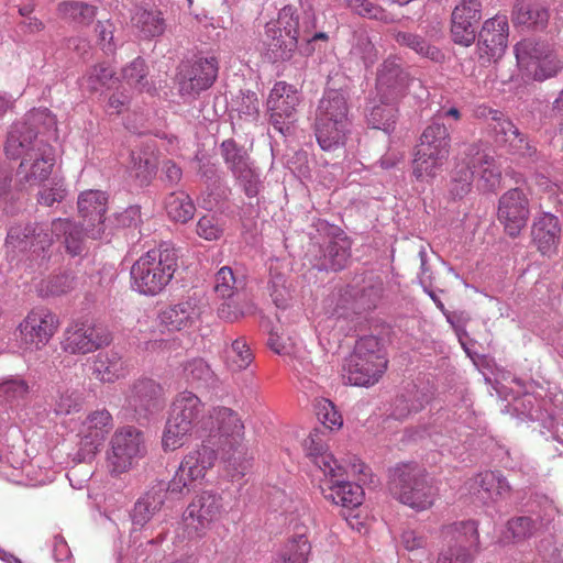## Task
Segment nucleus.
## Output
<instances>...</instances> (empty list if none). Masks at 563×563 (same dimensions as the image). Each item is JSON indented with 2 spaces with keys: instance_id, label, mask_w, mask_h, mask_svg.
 <instances>
[{
  "instance_id": "obj_1",
  "label": "nucleus",
  "mask_w": 563,
  "mask_h": 563,
  "mask_svg": "<svg viewBox=\"0 0 563 563\" xmlns=\"http://www.w3.org/2000/svg\"><path fill=\"white\" fill-rule=\"evenodd\" d=\"M202 429L208 431L205 443L216 449L229 466L241 476L251 467L254 456L244 443V424L238 415L227 407L213 408Z\"/></svg>"
},
{
  "instance_id": "obj_2",
  "label": "nucleus",
  "mask_w": 563,
  "mask_h": 563,
  "mask_svg": "<svg viewBox=\"0 0 563 563\" xmlns=\"http://www.w3.org/2000/svg\"><path fill=\"white\" fill-rule=\"evenodd\" d=\"M316 18L312 11H303L301 15L291 5H285L276 21L266 24V41L269 58L273 62L287 60L297 48L299 41L310 45L316 41H328V34L317 32Z\"/></svg>"
},
{
  "instance_id": "obj_3",
  "label": "nucleus",
  "mask_w": 563,
  "mask_h": 563,
  "mask_svg": "<svg viewBox=\"0 0 563 563\" xmlns=\"http://www.w3.org/2000/svg\"><path fill=\"white\" fill-rule=\"evenodd\" d=\"M177 267L176 250L162 244L147 251L133 264L131 268L133 286L141 294L155 296L169 284Z\"/></svg>"
},
{
  "instance_id": "obj_4",
  "label": "nucleus",
  "mask_w": 563,
  "mask_h": 563,
  "mask_svg": "<svg viewBox=\"0 0 563 563\" xmlns=\"http://www.w3.org/2000/svg\"><path fill=\"white\" fill-rule=\"evenodd\" d=\"M388 488L399 503L417 510L430 509L438 497V489L424 470L412 463H404L390 471Z\"/></svg>"
},
{
  "instance_id": "obj_5",
  "label": "nucleus",
  "mask_w": 563,
  "mask_h": 563,
  "mask_svg": "<svg viewBox=\"0 0 563 563\" xmlns=\"http://www.w3.org/2000/svg\"><path fill=\"white\" fill-rule=\"evenodd\" d=\"M387 367L386 353L378 338H361L349 357L345 372L347 380L355 386H369L378 382Z\"/></svg>"
},
{
  "instance_id": "obj_6",
  "label": "nucleus",
  "mask_w": 563,
  "mask_h": 563,
  "mask_svg": "<svg viewBox=\"0 0 563 563\" xmlns=\"http://www.w3.org/2000/svg\"><path fill=\"white\" fill-rule=\"evenodd\" d=\"M349 107L345 95L335 89L327 90L316 113L317 141H340L350 133Z\"/></svg>"
},
{
  "instance_id": "obj_7",
  "label": "nucleus",
  "mask_w": 563,
  "mask_h": 563,
  "mask_svg": "<svg viewBox=\"0 0 563 563\" xmlns=\"http://www.w3.org/2000/svg\"><path fill=\"white\" fill-rule=\"evenodd\" d=\"M144 454L143 432L132 426L118 428L107 452V468L112 476H120L129 472Z\"/></svg>"
},
{
  "instance_id": "obj_8",
  "label": "nucleus",
  "mask_w": 563,
  "mask_h": 563,
  "mask_svg": "<svg viewBox=\"0 0 563 563\" xmlns=\"http://www.w3.org/2000/svg\"><path fill=\"white\" fill-rule=\"evenodd\" d=\"M299 104V95L296 88L285 81L276 82L267 99V109L271 115L268 134L272 139L291 137L295 134V113Z\"/></svg>"
},
{
  "instance_id": "obj_9",
  "label": "nucleus",
  "mask_w": 563,
  "mask_h": 563,
  "mask_svg": "<svg viewBox=\"0 0 563 563\" xmlns=\"http://www.w3.org/2000/svg\"><path fill=\"white\" fill-rule=\"evenodd\" d=\"M34 143H5L4 152L10 158L22 155L20 174H24L25 181L31 186H40L52 173L55 157L48 144L35 148Z\"/></svg>"
},
{
  "instance_id": "obj_10",
  "label": "nucleus",
  "mask_w": 563,
  "mask_h": 563,
  "mask_svg": "<svg viewBox=\"0 0 563 563\" xmlns=\"http://www.w3.org/2000/svg\"><path fill=\"white\" fill-rule=\"evenodd\" d=\"M343 467L345 472L341 476H327L320 487L325 499L342 507L355 508L363 501V488L358 484L344 481L343 476L351 475L358 481H365L369 468L356 456Z\"/></svg>"
},
{
  "instance_id": "obj_11",
  "label": "nucleus",
  "mask_w": 563,
  "mask_h": 563,
  "mask_svg": "<svg viewBox=\"0 0 563 563\" xmlns=\"http://www.w3.org/2000/svg\"><path fill=\"white\" fill-rule=\"evenodd\" d=\"M519 66L531 73L537 80L553 77L562 68V62L545 43L526 38L515 45Z\"/></svg>"
},
{
  "instance_id": "obj_12",
  "label": "nucleus",
  "mask_w": 563,
  "mask_h": 563,
  "mask_svg": "<svg viewBox=\"0 0 563 563\" xmlns=\"http://www.w3.org/2000/svg\"><path fill=\"white\" fill-rule=\"evenodd\" d=\"M216 449L202 441V444L188 452L174 477L168 483L167 490L172 494H183L196 481L202 479L208 470L213 467L217 460Z\"/></svg>"
},
{
  "instance_id": "obj_13",
  "label": "nucleus",
  "mask_w": 563,
  "mask_h": 563,
  "mask_svg": "<svg viewBox=\"0 0 563 563\" xmlns=\"http://www.w3.org/2000/svg\"><path fill=\"white\" fill-rule=\"evenodd\" d=\"M443 536L448 548L439 554L437 563H466L472 559L478 544V530L475 521H462L444 528Z\"/></svg>"
},
{
  "instance_id": "obj_14",
  "label": "nucleus",
  "mask_w": 563,
  "mask_h": 563,
  "mask_svg": "<svg viewBox=\"0 0 563 563\" xmlns=\"http://www.w3.org/2000/svg\"><path fill=\"white\" fill-rule=\"evenodd\" d=\"M112 341L110 332L90 322H73L64 331L62 349L74 355L93 353Z\"/></svg>"
},
{
  "instance_id": "obj_15",
  "label": "nucleus",
  "mask_w": 563,
  "mask_h": 563,
  "mask_svg": "<svg viewBox=\"0 0 563 563\" xmlns=\"http://www.w3.org/2000/svg\"><path fill=\"white\" fill-rule=\"evenodd\" d=\"M222 497L210 490L197 494L188 505L184 521L189 534L203 537L211 526L218 521L223 514Z\"/></svg>"
},
{
  "instance_id": "obj_16",
  "label": "nucleus",
  "mask_w": 563,
  "mask_h": 563,
  "mask_svg": "<svg viewBox=\"0 0 563 563\" xmlns=\"http://www.w3.org/2000/svg\"><path fill=\"white\" fill-rule=\"evenodd\" d=\"M509 23L504 14L486 20L478 32L477 51L482 65L499 60L508 46Z\"/></svg>"
},
{
  "instance_id": "obj_17",
  "label": "nucleus",
  "mask_w": 563,
  "mask_h": 563,
  "mask_svg": "<svg viewBox=\"0 0 563 563\" xmlns=\"http://www.w3.org/2000/svg\"><path fill=\"white\" fill-rule=\"evenodd\" d=\"M59 327L55 313L46 308L31 310L20 323L19 330L23 343L31 350H41L51 341Z\"/></svg>"
},
{
  "instance_id": "obj_18",
  "label": "nucleus",
  "mask_w": 563,
  "mask_h": 563,
  "mask_svg": "<svg viewBox=\"0 0 563 563\" xmlns=\"http://www.w3.org/2000/svg\"><path fill=\"white\" fill-rule=\"evenodd\" d=\"M56 126V118L48 109H33L11 125L8 141H35L37 137L57 139Z\"/></svg>"
},
{
  "instance_id": "obj_19",
  "label": "nucleus",
  "mask_w": 563,
  "mask_h": 563,
  "mask_svg": "<svg viewBox=\"0 0 563 563\" xmlns=\"http://www.w3.org/2000/svg\"><path fill=\"white\" fill-rule=\"evenodd\" d=\"M529 216V200L522 190L509 189L499 198L497 218L509 236L516 238L520 234Z\"/></svg>"
},
{
  "instance_id": "obj_20",
  "label": "nucleus",
  "mask_w": 563,
  "mask_h": 563,
  "mask_svg": "<svg viewBox=\"0 0 563 563\" xmlns=\"http://www.w3.org/2000/svg\"><path fill=\"white\" fill-rule=\"evenodd\" d=\"M479 0H461L451 16V37L455 44L468 47L476 38V25L482 18Z\"/></svg>"
},
{
  "instance_id": "obj_21",
  "label": "nucleus",
  "mask_w": 563,
  "mask_h": 563,
  "mask_svg": "<svg viewBox=\"0 0 563 563\" xmlns=\"http://www.w3.org/2000/svg\"><path fill=\"white\" fill-rule=\"evenodd\" d=\"M125 402L129 409L145 417L163 407L164 389L154 379L140 378L130 386Z\"/></svg>"
},
{
  "instance_id": "obj_22",
  "label": "nucleus",
  "mask_w": 563,
  "mask_h": 563,
  "mask_svg": "<svg viewBox=\"0 0 563 563\" xmlns=\"http://www.w3.org/2000/svg\"><path fill=\"white\" fill-rule=\"evenodd\" d=\"M113 429V418L106 408L87 413L80 423L78 435L80 443L88 453H96Z\"/></svg>"
},
{
  "instance_id": "obj_23",
  "label": "nucleus",
  "mask_w": 563,
  "mask_h": 563,
  "mask_svg": "<svg viewBox=\"0 0 563 563\" xmlns=\"http://www.w3.org/2000/svg\"><path fill=\"white\" fill-rule=\"evenodd\" d=\"M107 210L106 194L100 190H88L78 198V211L82 218L87 238L97 240L104 232L103 217Z\"/></svg>"
},
{
  "instance_id": "obj_24",
  "label": "nucleus",
  "mask_w": 563,
  "mask_h": 563,
  "mask_svg": "<svg viewBox=\"0 0 563 563\" xmlns=\"http://www.w3.org/2000/svg\"><path fill=\"white\" fill-rule=\"evenodd\" d=\"M449 155L446 143H418L412 161L417 180L428 181L435 177Z\"/></svg>"
},
{
  "instance_id": "obj_25",
  "label": "nucleus",
  "mask_w": 563,
  "mask_h": 563,
  "mask_svg": "<svg viewBox=\"0 0 563 563\" xmlns=\"http://www.w3.org/2000/svg\"><path fill=\"white\" fill-rule=\"evenodd\" d=\"M409 75L396 59L388 58L378 68L376 90L379 98L397 101L406 93Z\"/></svg>"
},
{
  "instance_id": "obj_26",
  "label": "nucleus",
  "mask_w": 563,
  "mask_h": 563,
  "mask_svg": "<svg viewBox=\"0 0 563 563\" xmlns=\"http://www.w3.org/2000/svg\"><path fill=\"white\" fill-rule=\"evenodd\" d=\"M218 60L216 57H198L183 74L180 92L183 95H197L210 88L218 76Z\"/></svg>"
},
{
  "instance_id": "obj_27",
  "label": "nucleus",
  "mask_w": 563,
  "mask_h": 563,
  "mask_svg": "<svg viewBox=\"0 0 563 563\" xmlns=\"http://www.w3.org/2000/svg\"><path fill=\"white\" fill-rule=\"evenodd\" d=\"M328 437L323 429H314L303 441L306 455L317 465L324 476H341L345 468L328 452Z\"/></svg>"
},
{
  "instance_id": "obj_28",
  "label": "nucleus",
  "mask_w": 563,
  "mask_h": 563,
  "mask_svg": "<svg viewBox=\"0 0 563 563\" xmlns=\"http://www.w3.org/2000/svg\"><path fill=\"white\" fill-rule=\"evenodd\" d=\"M225 162L243 186L249 197H255L260 191L257 173L251 167L246 151L238 146V143H222Z\"/></svg>"
},
{
  "instance_id": "obj_29",
  "label": "nucleus",
  "mask_w": 563,
  "mask_h": 563,
  "mask_svg": "<svg viewBox=\"0 0 563 563\" xmlns=\"http://www.w3.org/2000/svg\"><path fill=\"white\" fill-rule=\"evenodd\" d=\"M531 238L532 243L543 256L556 255L561 241L559 219L550 213L538 217L531 228Z\"/></svg>"
},
{
  "instance_id": "obj_30",
  "label": "nucleus",
  "mask_w": 563,
  "mask_h": 563,
  "mask_svg": "<svg viewBox=\"0 0 563 563\" xmlns=\"http://www.w3.org/2000/svg\"><path fill=\"white\" fill-rule=\"evenodd\" d=\"M470 490L484 503H498L511 495V486L499 472L486 471L477 474L470 483Z\"/></svg>"
},
{
  "instance_id": "obj_31",
  "label": "nucleus",
  "mask_w": 563,
  "mask_h": 563,
  "mask_svg": "<svg viewBox=\"0 0 563 563\" xmlns=\"http://www.w3.org/2000/svg\"><path fill=\"white\" fill-rule=\"evenodd\" d=\"M200 314L196 300L187 299L163 310L161 321L169 331H185L196 324Z\"/></svg>"
},
{
  "instance_id": "obj_32",
  "label": "nucleus",
  "mask_w": 563,
  "mask_h": 563,
  "mask_svg": "<svg viewBox=\"0 0 563 563\" xmlns=\"http://www.w3.org/2000/svg\"><path fill=\"white\" fill-rule=\"evenodd\" d=\"M52 244V238L41 228L37 232L36 228L30 224L12 225L5 239L8 249L25 251L31 247L44 250Z\"/></svg>"
},
{
  "instance_id": "obj_33",
  "label": "nucleus",
  "mask_w": 563,
  "mask_h": 563,
  "mask_svg": "<svg viewBox=\"0 0 563 563\" xmlns=\"http://www.w3.org/2000/svg\"><path fill=\"white\" fill-rule=\"evenodd\" d=\"M203 413L205 404L201 399L196 394L184 390L174 398L168 416L197 428L201 421L205 422Z\"/></svg>"
},
{
  "instance_id": "obj_34",
  "label": "nucleus",
  "mask_w": 563,
  "mask_h": 563,
  "mask_svg": "<svg viewBox=\"0 0 563 563\" xmlns=\"http://www.w3.org/2000/svg\"><path fill=\"white\" fill-rule=\"evenodd\" d=\"M92 374L102 383H114L128 374V366L120 353L110 350L99 353L93 361Z\"/></svg>"
},
{
  "instance_id": "obj_35",
  "label": "nucleus",
  "mask_w": 563,
  "mask_h": 563,
  "mask_svg": "<svg viewBox=\"0 0 563 563\" xmlns=\"http://www.w3.org/2000/svg\"><path fill=\"white\" fill-rule=\"evenodd\" d=\"M464 145H467V156H471L472 169L477 170L488 190H495L501 180L500 166L496 164L493 156L482 152L476 143H464Z\"/></svg>"
},
{
  "instance_id": "obj_36",
  "label": "nucleus",
  "mask_w": 563,
  "mask_h": 563,
  "mask_svg": "<svg viewBox=\"0 0 563 563\" xmlns=\"http://www.w3.org/2000/svg\"><path fill=\"white\" fill-rule=\"evenodd\" d=\"M131 24L144 38L161 36L166 30L163 13L155 8H135L131 16Z\"/></svg>"
},
{
  "instance_id": "obj_37",
  "label": "nucleus",
  "mask_w": 563,
  "mask_h": 563,
  "mask_svg": "<svg viewBox=\"0 0 563 563\" xmlns=\"http://www.w3.org/2000/svg\"><path fill=\"white\" fill-rule=\"evenodd\" d=\"M197 428L168 416L162 435V448L173 452L187 444Z\"/></svg>"
},
{
  "instance_id": "obj_38",
  "label": "nucleus",
  "mask_w": 563,
  "mask_h": 563,
  "mask_svg": "<svg viewBox=\"0 0 563 563\" xmlns=\"http://www.w3.org/2000/svg\"><path fill=\"white\" fill-rule=\"evenodd\" d=\"M51 231L48 236L52 239L54 235L56 238L64 236L66 250L70 255H79L82 252V235L87 236L85 234V227L81 225V229H78L67 219H56L52 222Z\"/></svg>"
},
{
  "instance_id": "obj_39",
  "label": "nucleus",
  "mask_w": 563,
  "mask_h": 563,
  "mask_svg": "<svg viewBox=\"0 0 563 563\" xmlns=\"http://www.w3.org/2000/svg\"><path fill=\"white\" fill-rule=\"evenodd\" d=\"M512 21L529 29H543L549 21V12L539 4L518 1L512 11Z\"/></svg>"
},
{
  "instance_id": "obj_40",
  "label": "nucleus",
  "mask_w": 563,
  "mask_h": 563,
  "mask_svg": "<svg viewBox=\"0 0 563 563\" xmlns=\"http://www.w3.org/2000/svg\"><path fill=\"white\" fill-rule=\"evenodd\" d=\"M164 208L167 217L179 223H186L195 216L196 207L189 197L183 190L173 191L165 198Z\"/></svg>"
},
{
  "instance_id": "obj_41",
  "label": "nucleus",
  "mask_w": 563,
  "mask_h": 563,
  "mask_svg": "<svg viewBox=\"0 0 563 563\" xmlns=\"http://www.w3.org/2000/svg\"><path fill=\"white\" fill-rule=\"evenodd\" d=\"M464 157L456 165L450 183L449 192L453 199H461L466 196L472 187L475 170L472 169L471 156H467V147L463 151Z\"/></svg>"
},
{
  "instance_id": "obj_42",
  "label": "nucleus",
  "mask_w": 563,
  "mask_h": 563,
  "mask_svg": "<svg viewBox=\"0 0 563 563\" xmlns=\"http://www.w3.org/2000/svg\"><path fill=\"white\" fill-rule=\"evenodd\" d=\"M349 55L351 60L365 68L372 67L378 59V51L365 31L354 32Z\"/></svg>"
},
{
  "instance_id": "obj_43",
  "label": "nucleus",
  "mask_w": 563,
  "mask_h": 563,
  "mask_svg": "<svg viewBox=\"0 0 563 563\" xmlns=\"http://www.w3.org/2000/svg\"><path fill=\"white\" fill-rule=\"evenodd\" d=\"M58 12L63 19L78 25H90L98 13V8L85 1H64L58 4Z\"/></svg>"
},
{
  "instance_id": "obj_44",
  "label": "nucleus",
  "mask_w": 563,
  "mask_h": 563,
  "mask_svg": "<svg viewBox=\"0 0 563 563\" xmlns=\"http://www.w3.org/2000/svg\"><path fill=\"white\" fill-rule=\"evenodd\" d=\"M164 504V494L162 490L147 492L134 505L132 521L134 525L143 527L151 518L161 510Z\"/></svg>"
},
{
  "instance_id": "obj_45",
  "label": "nucleus",
  "mask_w": 563,
  "mask_h": 563,
  "mask_svg": "<svg viewBox=\"0 0 563 563\" xmlns=\"http://www.w3.org/2000/svg\"><path fill=\"white\" fill-rule=\"evenodd\" d=\"M132 173L140 185H147L156 174L158 161L153 152L140 148L131 153Z\"/></svg>"
},
{
  "instance_id": "obj_46",
  "label": "nucleus",
  "mask_w": 563,
  "mask_h": 563,
  "mask_svg": "<svg viewBox=\"0 0 563 563\" xmlns=\"http://www.w3.org/2000/svg\"><path fill=\"white\" fill-rule=\"evenodd\" d=\"M538 531V523L530 517L519 516L509 519L501 533L504 543L521 542L531 538Z\"/></svg>"
},
{
  "instance_id": "obj_47",
  "label": "nucleus",
  "mask_w": 563,
  "mask_h": 563,
  "mask_svg": "<svg viewBox=\"0 0 563 563\" xmlns=\"http://www.w3.org/2000/svg\"><path fill=\"white\" fill-rule=\"evenodd\" d=\"M350 257L351 241L345 235H338L325 249L324 265L325 267L338 272L347 265Z\"/></svg>"
},
{
  "instance_id": "obj_48",
  "label": "nucleus",
  "mask_w": 563,
  "mask_h": 563,
  "mask_svg": "<svg viewBox=\"0 0 563 563\" xmlns=\"http://www.w3.org/2000/svg\"><path fill=\"white\" fill-rule=\"evenodd\" d=\"M380 104L373 106L367 115V123L372 129L382 130L389 134L396 123V101L379 98Z\"/></svg>"
},
{
  "instance_id": "obj_49",
  "label": "nucleus",
  "mask_w": 563,
  "mask_h": 563,
  "mask_svg": "<svg viewBox=\"0 0 563 563\" xmlns=\"http://www.w3.org/2000/svg\"><path fill=\"white\" fill-rule=\"evenodd\" d=\"M227 365L233 372H239L247 368L253 360L254 355L247 345L244 338L234 340L231 347L225 352Z\"/></svg>"
},
{
  "instance_id": "obj_50",
  "label": "nucleus",
  "mask_w": 563,
  "mask_h": 563,
  "mask_svg": "<svg viewBox=\"0 0 563 563\" xmlns=\"http://www.w3.org/2000/svg\"><path fill=\"white\" fill-rule=\"evenodd\" d=\"M395 40L399 45L407 46L418 55L431 60H439L442 57L438 47L430 45L423 37L417 34L398 32L395 35Z\"/></svg>"
},
{
  "instance_id": "obj_51",
  "label": "nucleus",
  "mask_w": 563,
  "mask_h": 563,
  "mask_svg": "<svg viewBox=\"0 0 563 563\" xmlns=\"http://www.w3.org/2000/svg\"><path fill=\"white\" fill-rule=\"evenodd\" d=\"M122 78L126 85L136 89L137 91H150L147 68L145 60L141 57L135 58L122 69Z\"/></svg>"
},
{
  "instance_id": "obj_52",
  "label": "nucleus",
  "mask_w": 563,
  "mask_h": 563,
  "mask_svg": "<svg viewBox=\"0 0 563 563\" xmlns=\"http://www.w3.org/2000/svg\"><path fill=\"white\" fill-rule=\"evenodd\" d=\"M183 373L186 382L197 387L208 384L213 377L209 364L199 357L186 362Z\"/></svg>"
},
{
  "instance_id": "obj_53",
  "label": "nucleus",
  "mask_w": 563,
  "mask_h": 563,
  "mask_svg": "<svg viewBox=\"0 0 563 563\" xmlns=\"http://www.w3.org/2000/svg\"><path fill=\"white\" fill-rule=\"evenodd\" d=\"M243 285L242 279H238L229 266L221 267L214 276L213 289L222 298H231L234 292Z\"/></svg>"
},
{
  "instance_id": "obj_54",
  "label": "nucleus",
  "mask_w": 563,
  "mask_h": 563,
  "mask_svg": "<svg viewBox=\"0 0 563 563\" xmlns=\"http://www.w3.org/2000/svg\"><path fill=\"white\" fill-rule=\"evenodd\" d=\"M113 74V70L109 66L99 64L82 76L80 79V87L90 92L98 91L108 85L112 79Z\"/></svg>"
},
{
  "instance_id": "obj_55",
  "label": "nucleus",
  "mask_w": 563,
  "mask_h": 563,
  "mask_svg": "<svg viewBox=\"0 0 563 563\" xmlns=\"http://www.w3.org/2000/svg\"><path fill=\"white\" fill-rule=\"evenodd\" d=\"M311 545L303 533L296 534L287 540L280 554L287 560L307 563Z\"/></svg>"
},
{
  "instance_id": "obj_56",
  "label": "nucleus",
  "mask_w": 563,
  "mask_h": 563,
  "mask_svg": "<svg viewBox=\"0 0 563 563\" xmlns=\"http://www.w3.org/2000/svg\"><path fill=\"white\" fill-rule=\"evenodd\" d=\"M29 394V385L20 378L5 379L0 383V400L3 402H15L24 399Z\"/></svg>"
},
{
  "instance_id": "obj_57",
  "label": "nucleus",
  "mask_w": 563,
  "mask_h": 563,
  "mask_svg": "<svg viewBox=\"0 0 563 563\" xmlns=\"http://www.w3.org/2000/svg\"><path fill=\"white\" fill-rule=\"evenodd\" d=\"M317 416L320 422L325 429L335 430L340 429L343 424V419L340 412L336 410L332 401L328 399H321L318 401Z\"/></svg>"
},
{
  "instance_id": "obj_58",
  "label": "nucleus",
  "mask_w": 563,
  "mask_h": 563,
  "mask_svg": "<svg viewBox=\"0 0 563 563\" xmlns=\"http://www.w3.org/2000/svg\"><path fill=\"white\" fill-rule=\"evenodd\" d=\"M73 288V278L66 274L44 279L40 284L38 291L42 296H59Z\"/></svg>"
},
{
  "instance_id": "obj_59",
  "label": "nucleus",
  "mask_w": 563,
  "mask_h": 563,
  "mask_svg": "<svg viewBox=\"0 0 563 563\" xmlns=\"http://www.w3.org/2000/svg\"><path fill=\"white\" fill-rule=\"evenodd\" d=\"M223 231V225L214 216H203L197 223V234L207 241L220 239Z\"/></svg>"
},
{
  "instance_id": "obj_60",
  "label": "nucleus",
  "mask_w": 563,
  "mask_h": 563,
  "mask_svg": "<svg viewBox=\"0 0 563 563\" xmlns=\"http://www.w3.org/2000/svg\"><path fill=\"white\" fill-rule=\"evenodd\" d=\"M80 408L81 401L79 396L68 390L59 393L54 402V412L56 415H70L78 412Z\"/></svg>"
},
{
  "instance_id": "obj_61",
  "label": "nucleus",
  "mask_w": 563,
  "mask_h": 563,
  "mask_svg": "<svg viewBox=\"0 0 563 563\" xmlns=\"http://www.w3.org/2000/svg\"><path fill=\"white\" fill-rule=\"evenodd\" d=\"M66 195V189L62 180L54 179L51 187H44L38 192L37 201L41 205L51 207L55 202H60Z\"/></svg>"
},
{
  "instance_id": "obj_62",
  "label": "nucleus",
  "mask_w": 563,
  "mask_h": 563,
  "mask_svg": "<svg viewBox=\"0 0 563 563\" xmlns=\"http://www.w3.org/2000/svg\"><path fill=\"white\" fill-rule=\"evenodd\" d=\"M450 126L443 122L442 115H437L431 123L423 130L421 141H445L450 137Z\"/></svg>"
},
{
  "instance_id": "obj_63",
  "label": "nucleus",
  "mask_w": 563,
  "mask_h": 563,
  "mask_svg": "<svg viewBox=\"0 0 563 563\" xmlns=\"http://www.w3.org/2000/svg\"><path fill=\"white\" fill-rule=\"evenodd\" d=\"M346 2L347 5L361 16L375 20L385 19L384 10L367 0H347Z\"/></svg>"
},
{
  "instance_id": "obj_64",
  "label": "nucleus",
  "mask_w": 563,
  "mask_h": 563,
  "mask_svg": "<svg viewBox=\"0 0 563 563\" xmlns=\"http://www.w3.org/2000/svg\"><path fill=\"white\" fill-rule=\"evenodd\" d=\"M236 111L239 117L246 121H253L258 115V100L254 92L243 93L239 101Z\"/></svg>"
}]
</instances>
